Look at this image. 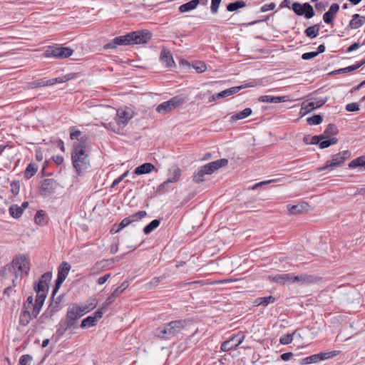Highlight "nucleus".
Here are the masks:
<instances>
[{"label": "nucleus", "instance_id": "obj_1", "mask_svg": "<svg viewBox=\"0 0 365 365\" xmlns=\"http://www.w3.org/2000/svg\"><path fill=\"white\" fill-rule=\"evenodd\" d=\"M86 138L82 137L81 141L73 145L71 160L73 168L78 175H81L90 166L88 154L85 150Z\"/></svg>", "mask_w": 365, "mask_h": 365}, {"label": "nucleus", "instance_id": "obj_2", "mask_svg": "<svg viewBox=\"0 0 365 365\" xmlns=\"http://www.w3.org/2000/svg\"><path fill=\"white\" fill-rule=\"evenodd\" d=\"M96 307V303L94 299H91L88 304L80 306L77 304H73L69 307L66 314L65 330L76 327L77 321L85 314L93 310Z\"/></svg>", "mask_w": 365, "mask_h": 365}, {"label": "nucleus", "instance_id": "obj_3", "mask_svg": "<svg viewBox=\"0 0 365 365\" xmlns=\"http://www.w3.org/2000/svg\"><path fill=\"white\" fill-rule=\"evenodd\" d=\"M187 320H176L168 323L164 327H159L155 335L161 339H169L182 333L187 324Z\"/></svg>", "mask_w": 365, "mask_h": 365}, {"label": "nucleus", "instance_id": "obj_4", "mask_svg": "<svg viewBox=\"0 0 365 365\" xmlns=\"http://www.w3.org/2000/svg\"><path fill=\"white\" fill-rule=\"evenodd\" d=\"M350 157L351 152L348 150L334 154L331 156V160L326 162L324 166L317 168V171L322 172L328 169L333 170L337 167H341Z\"/></svg>", "mask_w": 365, "mask_h": 365}, {"label": "nucleus", "instance_id": "obj_5", "mask_svg": "<svg viewBox=\"0 0 365 365\" xmlns=\"http://www.w3.org/2000/svg\"><path fill=\"white\" fill-rule=\"evenodd\" d=\"M73 50L69 47H50L43 53L46 58H66L71 56Z\"/></svg>", "mask_w": 365, "mask_h": 365}, {"label": "nucleus", "instance_id": "obj_6", "mask_svg": "<svg viewBox=\"0 0 365 365\" xmlns=\"http://www.w3.org/2000/svg\"><path fill=\"white\" fill-rule=\"evenodd\" d=\"M182 103V98L179 96H175L169 101L159 104L156 108V111L160 114L165 115L178 108Z\"/></svg>", "mask_w": 365, "mask_h": 365}, {"label": "nucleus", "instance_id": "obj_7", "mask_svg": "<svg viewBox=\"0 0 365 365\" xmlns=\"http://www.w3.org/2000/svg\"><path fill=\"white\" fill-rule=\"evenodd\" d=\"M71 265L66 262H63L58 268V277L56 281L55 287L53 290L52 293V297L56 294V293L58 292V289L60 288L62 283L65 281L66 278L67 277L68 272L71 269Z\"/></svg>", "mask_w": 365, "mask_h": 365}, {"label": "nucleus", "instance_id": "obj_8", "mask_svg": "<svg viewBox=\"0 0 365 365\" xmlns=\"http://www.w3.org/2000/svg\"><path fill=\"white\" fill-rule=\"evenodd\" d=\"M292 9L297 15L304 16L307 19H311L315 15L312 6L309 3L302 4L294 2L292 5Z\"/></svg>", "mask_w": 365, "mask_h": 365}, {"label": "nucleus", "instance_id": "obj_9", "mask_svg": "<svg viewBox=\"0 0 365 365\" xmlns=\"http://www.w3.org/2000/svg\"><path fill=\"white\" fill-rule=\"evenodd\" d=\"M131 45L146 43L152 37V34L146 30H138L129 33Z\"/></svg>", "mask_w": 365, "mask_h": 365}, {"label": "nucleus", "instance_id": "obj_10", "mask_svg": "<svg viewBox=\"0 0 365 365\" xmlns=\"http://www.w3.org/2000/svg\"><path fill=\"white\" fill-rule=\"evenodd\" d=\"M334 356H336V351L316 354L302 359L300 364L304 365L311 364L330 359Z\"/></svg>", "mask_w": 365, "mask_h": 365}, {"label": "nucleus", "instance_id": "obj_11", "mask_svg": "<svg viewBox=\"0 0 365 365\" xmlns=\"http://www.w3.org/2000/svg\"><path fill=\"white\" fill-rule=\"evenodd\" d=\"M12 267L14 269L20 271L25 275L28 274L30 269L29 261L25 255H21L12 261Z\"/></svg>", "mask_w": 365, "mask_h": 365}, {"label": "nucleus", "instance_id": "obj_12", "mask_svg": "<svg viewBox=\"0 0 365 365\" xmlns=\"http://www.w3.org/2000/svg\"><path fill=\"white\" fill-rule=\"evenodd\" d=\"M245 338L244 335H235L230 339L225 341L221 345V350L222 351H228L232 349H235L242 344Z\"/></svg>", "mask_w": 365, "mask_h": 365}, {"label": "nucleus", "instance_id": "obj_13", "mask_svg": "<svg viewBox=\"0 0 365 365\" xmlns=\"http://www.w3.org/2000/svg\"><path fill=\"white\" fill-rule=\"evenodd\" d=\"M319 278L317 276L309 274H301L294 276L291 274L290 284L298 283L300 285L310 284L317 282Z\"/></svg>", "mask_w": 365, "mask_h": 365}, {"label": "nucleus", "instance_id": "obj_14", "mask_svg": "<svg viewBox=\"0 0 365 365\" xmlns=\"http://www.w3.org/2000/svg\"><path fill=\"white\" fill-rule=\"evenodd\" d=\"M131 45L129 33L114 38L110 42L103 46L104 49L115 48L118 46Z\"/></svg>", "mask_w": 365, "mask_h": 365}, {"label": "nucleus", "instance_id": "obj_15", "mask_svg": "<svg viewBox=\"0 0 365 365\" xmlns=\"http://www.w3.org/2000/svg\"><path fill=\"white\" fill-rule=\"evenodd\" d=\"M327 102V98H314L311 101L304 102L302 105L301 112L307 113L317 108L322 106Z\"/></svg>", "mask_w": 365, "mask_h": 365}, {"label": "nucleus", "instance_id": "obj_16", "mask_svg": "<svg viewBox=\"0 0 365 365\" xmlns=\"http://www.w3.org/2000/svg\"><path fill=\"white\" fill-rule=\"evenodd\" d=\"M227 163H228V160L225 158H222L220 160H217L209 163L202 166L201 168L204 171L206 172L207 175H211L212 173H213L215 170H218L219 168L227 165Z\"/></svg>", "mask_w": 365, "mask_h": 365}, {"label": "nucleus", "instance_id": "obj_17", "mask_svg": "<svg viewBox=\"0 0 365 365\" xmlns=\"http://www.w3.org/2000/svg\"><path fill=\"white\" fill-rule=\"evenodd\" d=\"M56 187V182L51 178H47L41 182L40 186L41 195L47 196L53 193Z\"/></svg>", "mask_w": 365, "mask_h": 365}, {"label": "nucleus", "instance_id": "obj_18", "mask_svg": "<svg viewBox=\"0 0 365 365\" xmlns=\"http://www.w3.org/2000/svg\"><path fill=\"white\" fill-rule=\"evenodd\" d=\"M52 278V273L47 272L39 279L37 284L34 287L35 291L48 292V283Z\"/></svg>", "mask_w": 365, "mask_h": 365}, {"label": "nucleus", "instance_id": "obj_19", "mask_svg": "<svg viewBox=\"0 0 365 365\" xmlns=\"http://www.w3.org/2000/svg\"><path fill=\"white\" fill-rule=\"evenodd\" d=\"M169 175L170 178L166 181L160 184V185L159 186V189L164 187L166 185L169 183L178 181L180 177L181 170L178 166L174 165L171 167V168L169 170Z\"/></svg>", "mask_w": 365, "mask_h": 365}, {"label": "nucleus", "instance_id": "obj_20", "mask_svg": "<svg viewBox=\"0 0 365 365\" xmlns=\"http://www.w3.org/2000/svg\"><path fill=\"white\" fill-rule=\"evenodd\" d=\"M131 118L132 115L126 110L119 109L116 112L115 121L118 125H126Z\"/></svg>", "mask_w": 365, "mask_h": 365}, {"label": "nucleus", "instance_id": "obj_21", "mask_svg": "<svg viewBox=\"0 0 365 365\" xmlns=\"http://www.w3.org/2000/svg\"><path fill=\"white\" fill-rule=\"evenodd\" d=\"M339 10V5L336 3H334L331 5L328 11L325 12L323 15V20L327 24H331L335 14Z\"/></svg>", "mask_w": 365, "mask_h": 365}, {"label": "nucleus", "instance_id": "obj_22", "mask_svg": "<svg viewBox=\"0 0 365 365\" xmlns=\"http://www.w3.org/2000/svg\"><path fill=\"white\" fill-rule=\"evenodd\" d=\"M160 59L161 62L167 67H172L175 65V61L173 60L171 52L165 48L160 53Z\"/></svg>", "mask_w": 365, "mask_h": 365}, {"label": "nucleus", "instance_id": "obj_23", "mask_svg": "<svg viewBox=\"0 0 365 365\" xmlns=\"http://www.w3.org/2000/svg\"><path fill=\"white\" fill-rule=\"evenodd\" d=\"M259 101L262 103H284L288 101V96H271L268 95L261 96L259 98Z\"/></svg>", "mask_w": 365, "mask_h": 365}, {"label": "nucleus", "instance_id": "obj_24", "mask_svg": "<svg viewBox=\"0 0 365 365\" xmlns=\"http://www.w3.org/2000/svg\"><path fill=\"white\" fill-rule=\"evenodd\" d=\"M309 205L307 202H303L294 205H288L287 206L289 212L292 215L302 213L308 210Z\"/></svg>", "mask_w": 365, "mask_h": 365}, {"label": "nucleus", "instance_id": "obj_25", "mask_svg": "<svg viewBox=\"0 0 365 365\" xmlns=\"http://www.w3.org/2000/svg\"><path fill=\"white\" fill-rule=\"evenodd\" d=\"M32 318H34V317L30 312V309H22V312L19 316V324L24 327L27 326Z\"/></svg>", "mask_w": 365, "mask_h": 365}, {"label": "nucleus", "instance_id": "obj_26", "mask_svg": "<svg viewBox=\"0 0 365 365\" xmlns=\"http://www.w3.org/2000/svg\"><path fill=\"white\" fill-rule=\"evenodd\" d=\"M155 169V166L150 163H144L138 167H137L134 173L136 175H143L150 173Z\"/></svg>", "mask_w": 365, "mask_h": 365}, {"label": "nucleus", "instance_id": "obj_27", "mask_svg": "<svg viewBox=\"0 0 365 365\" xmlns=\"http://www.w3.org/2000/svg\"><path fill=\"white\" fill-rule=\"evenodd\" d=\"M200 0H191L190 1L183 4L179 7V11L181 13L190 11L195 9L200 4Z\"/></svg>", "mask_w": 365, "mask_h": 365}, {"label": "nucleus", "instance_id": "obj_28", "mask_svg": "<svg viewBox=\"0 0 365 365\" xmlns=\"http://www.w3.org/2000/svg\"><path fill=\"white\" fill-rule=\"evenodd\" d=\"M121 294V290L115 289L111 294L107 298L106 302L102 305V309H106L109 305H110L115 299L119 297Z\"/></svg>", "mask_w": 365, "mask_h": 365}, {"label": "nucleus", "instance_id": "obj_29", "mask_svg": "<svg viewBox=\"0 0 365 365\" xmlns=\"http://www.w3.org/2000/svg\"><path fill=\"white\" fill-rule=\"evenodd\" d=\"M290 279L291 274H282L274 276L272 281L280 284H284L286 283H290Z\"/></svg>", "mask_w": 365, "mask_h": 365}, {"label": "nucleus", "instance_id": "obj_30", "mask_svg": "<svg viewBox=\"0 0 365 365\" xmlns=\"http://www.w3.org/2000/svg\"><path fill=\"white\" fill-rule=\"evenodd\" d=\"M252 113V110L250 108H247L242 111H240L231 116L232 121H237L238 120L244 119L248 117Z\"/></svg>", "mask_w": 365, "mask_h": 365}, {"label": "nucleus", "instance_id": "obj_31", "mask_svg": "<svg viewBox=\"0 0 365 365\" xmlns=\"http://www.w3.org/2000/svg\"><path fill=\"white\" fill-rule=\"evenodd\" d=\"M349 168H356L357 167H361L365 170V155H362L356 158V159L351 160L349 165Z\"/></svg>", "mask_w": 365, "mask_h": 365}, {"label": "nucleus", "instance_id": "obj_32", "mask_svg": "<svg viewBox=\"0 0 365 365\" xmlns=\"http://www.w3.org/2000/svg\"><path fill=\"white\" fill-rule=\"evenodd\" d=\"M364 24V21L360 19L359 14H354L352 16V19L349 23V27L352 29H356L361 27Z\"/></svg>", "mask_w": 365, "mask_h": 365}, {"label": "nucleus", "instance_id": "obj_33", "mask_svg": "<svg viewBox=\"0 0 365 365\" xmlns=\"http://www.w3.org/2000/svg\"><path fill=\"white\" fill-rule=\"evenodd\" d=\"M37 170L38 166L36 164L31 163L25 170L24 177L26 179H29L36 173Z\"/></svg>", "mask_w": 365, "mask_h": 365}, {"label": "nucleus", "instance_id": "obj_34", "mask_svg": "<svg viewBox=\"0 0 365 365\" xmlns=\"http://www.w3.org/2000/svg\"><path fill=\"white\" fill-rule=\"evenodd\" d=\"M319 26L315 24L306 29L304 33L307 37L313 38L319 34Z\"/></svg>", "mask_w": 365, "mask_h": 365}, {"label": "nucleus", "instance_id": "obj_35", "mask_svg": "<svg viewBox=\"0 0 365 365\" xmlns=\"http://www.w3.org/2000/svg\"><path fill=\"white\" fill-rule=\"evenodd\" d=\"M35 222L39 225H44L46 224V215L44 211L39 210L36 212L34 217Z\"/></svg>", "mask_w": 365, "mask_h": 365}, {"label": "nucleus", "instance_id": "obj_36", "mask_svg": "<svg viewBox=\"0 0 365 365\" xmlns=\"http://www.w3.org/2000/svg\"><path fill=\"white\" fill-rule=\"evenodd\" d=\"M246 6V3L242 1H236L235 2L230 3L227 6V10L229 11H235L239 9L244 8Z\"/></svg>", "mask_w": 365, "mask_h": 365}, {"label": "nucleus", "instance_id": "obj_37", "mask_svg": "<svg viewBox=\"0 0 365 365\" xmlns=\"http://www.w3.org/2000/svg\"><path fill=\"white\" fill-rule=\"evenodd\" d=\"M275 302V298L272 296L264 297L257 298L255 300L257 305L267 306L269 304H272Z\"/></svg>", "mask_w": 365, "mask_h": 365}, {"label": "nucleus", "instance_id": "obj_38", "mask_svg": "<svg viewBox=\"0 0 365 365\" xmlns=\"http://www.w3.org/2000/svg\"><path fill=\"white\" fill-rule=\"evenodd\" d=\"M9 214L14 218H19L23 214V208L21 207H20V206L16 205H11L9 207Z\"/></svg>", "mask_w": 365, "mask_h": 365}, {"label": "nucleus", "instance_id": "obj_39", "mask_svg": "<svg viewBox=\"0 0 365 365\" xmlns=\"http://www.w3.org/2000/svg\"><path fill=\"white\" fill-rule=\"evenodd\" d=\"M97 322L96 321L95 317H92V316H89L85 319H83L81 324V328H87L94 327L96 324Z\"/></svg>", "mask_w": 365, "mask_h": 365}, {"label": "nucleus", "instance_id": "obj_40", "mask_svg": "<svg viewBox=\"0 0 365 365\" xmlns=\"http://www.w3.org/2000/svg\"><path fill=\"white\" fill-rule=\"evenodd\" d=\"M160 225V220H153L151 221L148 225H146L144 229L143 232L145 235L150 234L151 232H153V230L157 228Z\"/></svg>", "mask_w": 365, "mask_h": 365}, {"label": "nucleus", "instance_id": "obj_41", "mask_svg": "<svg viewBox=\"0 0 365 365\" xmlns=\"http://www.w3.org/2000/svg\"><path fill=\"white\" fill-rule=\"evenodd\" d=\"M255 86V83L252 82L250 83H245V84L241 85L240 86H235V87L230 88H228V91L230 92V96H232L235 93H237L241 89L246 88L248 87H254Z\"/></svg>", "mask_w": 365, "mask_h": 365}, {"label": "nucleus", "instance_id": "obj_42", "mask_svg": "<svg viewBox=\"0 0 365 365\" xmlns=\"http://www.w3.org/2000/svg\"><path fill=\"white\" fill-rule=\"evenodd\" d=\"M207 175L206 172L204 171L201 168L197 170V173H194L192 176V180L196 183H200L204 181V176Z\"/></svg>", "mask_w": 365, "mask_h": 365}, {"label": "nucleus", "instance_id": "obj_43", "mask_svg": "<svg viewBox=\"0 0 365 365\" xmlns=\"http://www.w3.org/2000/svg\"><path fill=\"white\" fill-rule=\"evenodd\" d=\"M338 133V129L336 126L334 124H329L327 128L325 129L324 134L325 138L329 135H335Z\"/></svg>", "mask_w": 365, "mask_h": 365}, {"label": "nucleus", "instance_id": "obj_44", "mask_svg": "<svg viewBox=\"0 0 365 365\" xmlns=\"http://www.w3.org/2000/svg\"><path fill=\"white\" fill-rule=\"evenodd\" d=\"M106 262V260L104 261H101V262H98L97 263H96L91 268V272H90V274H99L102 270H103V268L104 267V265L103 264V263H104Z\"/></svg>", "mask_w": 365, "mask_h": 365}, {"label": "nucleus", "instance_id": "obj_45", "mask_svg": "<svg viewBox=\"0 0 365 365\" xmlns=\"http://www.w3.org/2000/svg\"><path fill=\"white\" fill-rule=\"evenodd\" d=\"M165 278V275H162L160 277H153L147 284L146 287L148 289H152L154 287H156L159 284L161 280Z\"/></svg>", "mask_w": 365, "mask_h": 365}, {"label": "nucleus", "instance_id": "obj_46", "mask_svg": "<svg viewBox=\"0 0 365 365\" xmlns=\"http://www.w3.org/2000/svg\"><path fill=\"white\" fill-rule=\"evenodd\" d=\"M146 215H147V212L145 211H144V210H142V211H138L136 213L129 216L128 218L130 220V223H132L133 222H135V221H138L139 220H141L142 218H143Z\"/></svg>", "mask_w": 365, "mask_h": 365}, {"label": "nucleus", "instance_id": "obj_47", "mask_svg": "<svg viewBox=\"0 0 365 365\" xmlns=\"http://www.w3.org/2000/svg\"><path fill=\"white\" fill-rule=\"evenodd\" d=\"M309 125H319L322 122V117L320 115H314L307 120Z\"/></svg>", "mask_w": 365, "mask_h": 365}, {"label": "nucleus", "instance_id": "obj_48", "mask_svg": "<svg viewBox=\"0 0 365 365\" xmlns=\"http://www.w3.org/2000/svg\"><path fill=\"white\" fill-rule=\"evenodd\" d=\"M130 224V220L128 217H125L120 222L118 225V229L116 230H114L113 228L111 230V232L113 233H117L120 232L123 228L127 227Z\"/></svg>", "mask_w": 365, "mask_h": 365}, {"label": "nucleus", "instance_id": "obj_49", "mask_svg": "<svg viewBox=\"0 0 365 365\" xmlns=\"http://www.w3.org/2000/svg\"><path fill=\"white\" fill-rule=\"evenodd\" d=\"M293 334H288L279 339V343L283 345H287L292 343L293 340Z\"/></svg>", "mask_w": 365, "mask_h": 365}, {"label": "nucleus", "instance_id": "obj_50", "mask_svg": "<svg viewBox=\"0 0 365 365\" xmlns=\"http://www.w3.org/2000/svg\"><path fill=\"white\" fill-rule=\"evenodd\" d=\"M50 86L48 84V80H46L44 78L39 79L38 81H36L32 83V88H37V87H42V86Z\"/></svg>", "mask_w": 365, "mask_h": 365}, {"label": "nucleus", "instance_id": "obj_51", "mask_svg": "<svg viewBox=\"0 0 365 365\" xmlns=\"http://www.w3.org/2000/svg\"><path fill=\"white\" fill-rule=\"evenodd\" d=\"M194 68L196 70V71L199 73H203L207 69L206 64L204 62H198L196 63L193 66Z\"/></svg>", "mask_w": 365, "mask_h": 365}, {"label": "nucleus", "instance_id": "obj_52", "mask_svg": "<svg viewBox=\"0 0 365 365\" xmlns=\"http://www.w3.org/2000/svg\"><path fill=\"white\" fill-rule=\"evenodd\" d=\"M220 3L221 0H211L210 9L212 14L217 13Z\"/></svg>", "mask_w": 365, "mask_h": 365}, {"label": "nucleus", "instance_id": "obj_53", "mask_svg": "<svg viewBox=\"0 0 365 365\" xmlns=\"http://www.w3.org/2000/svg\"><path fill=\"white\" fill-rule=\"evenodd\" d=\"M68 79L69 78H67L66 76L48 79V84H50V86H53L56 83H63V82L68 81Z\"/></svg>", "mask_w": 365, "mask_h": 365}, {"label": "nucleus", "instance_id": "obj_54", "mask_svg": "<svg viewBox=\"0 0 365 365\" xmlns=\"http://www.w3.org/2000/svg\"><path fill=\"white\" fill-rule=\"evenodd\" d=\"M32 360V357L29 354H25L21 356L19 364L21 365H29V362Z\"/></svg>", "mask_w": 365, "mask_h": 365}, {"label": "nucleus", "instance_id": "obj_55", "mask_svg": "<svg viewBox=\"0 0 365 365\" xmlns=\"http://www.w3.org/2000/svg\"><path fill=\"white\" fill-rule=\"evenodd\" d=\"M325 138L324 135H314L311 138L310 144L312 145H316L319 144L321 140H324Z\"/></svg>", "mask_w": 365, "mask_h": 365}, {"label": "nucleus", "instance_id": "obj_56", "mask_svg": "<svg viewBox=\"0 0 365 365\" xmlns=\"http://www.w3.org/2000/svg\"><path fill=\"white\" fill-rule=\"evenodd\" d=\"M346 110L349 112L357 111L359 110V106L356 103H351L346 106Z\"/></svg>", "mask_w": 365, "mask_h": 365}, {"label": "nucleus", "instance_id": "obj_57", "mask_svg": "<svg viewBox=\"0 0 365 365\" xmlns=\"http://www.w3.org/2000/svg\"><path fill=\"white\" fill-rule=\"evenodd\" d=\"M34 299H33V297L32 296H29L27 299H26V301L23 304V309H31V307H32V305L34 304Z\"/></svg>", "mask_w": 365, "mask_h": 365}, {"label": "nucleus", "instance_id": "obj_58", "mask_svg": "<svg viewBox=\"0 0 365 365\" xmlns=\"http://www.w3.org/2000/svg\"><path fill=\"white\" fill-rule=\"evenodd\" d=\"M318 56V53L315 51L304 53L302 56L303 60H309Z\"/></svg>", "mask_w": 365, "mask_h": 365}, {"label": "nucleus", "instance_id": "obj_59", "mask_svg": "<svg viewBox=\"0 0 365 365\" xmlns=\"http://www.w3.org/2000/svg\"><path fill=\"white\" fill-rule=\"evenodd\" d=\"M364 64H365V60L362 61L360 63H356L355 65H352V66L346 67L345 70H346L348 72L353 71H355V70L358 69L359 68H360Z\"/></svg>", "mask_w": 365, "mask_h": 365}, {"label": "nucleus", "instance_id": "obj_60", "mask_svg": "<svg viewBox=\"0 0 365 365\" xmlns=\"http://www.w3.org/2000/svg\"><path fill=\"white\" fill-rule=\"evenodd\" d=\"M275 6H276V4L273 2H272L270 4H264V6H262L260 9V11H261V12H266L269 10H273L275 8Z\"/></svg>", "mask_w": 365, "mask_h": 365}, {"label": "nucleus", "instance_id": "obj_61", "mask_svg": "<svg viewBox=\"0 0 365 365\" xmlns=\"http://www.w3.org/2000/svg\"><path fill=\"white\" fill-rule=\"evenodd\" d=\"M41 307H37L36 305L33 304L32 307H31L30 312L31 313L32 316L34 318H36L38 315V314L41 311Z\"/></svg>", "mask_w": 365, "mask_h": 365}, {"label": "nucleus", "instance_id": "obj_62", "mask_svg": "<svg viewBox=\"0 0 365 365\" xmlns=\"http://www.w3.org/2000/svg\"><path fill=\"white\" fill-rule=\"evenodd\" d=\"M110 277V274H105L98 279V284L102 285L106 282V281Z\"/></svg>", "mask_w": 365, "mask_h": 365}, {"label": "nucleus", "instance_id": "obj_63", "mask_svg": "<svg viewBox=\"0 0 365 365\" xmlns=\"http://www.w3.org/2000/svg\"><path fill=\"white\" fill-rule=\"evenodd\" d=\"M81 132L78 130L72 129L70 133V138L72 140L77 139L81 135Z\"/></svg>", "mask_w": 365, "mask_h": 365}, {"label": "nucleus", "instance_id": "obj_64", "mask_svg": "<svg viewBox=\"0 0 365 365\" xmlns=\"http://www.w3.org/2000/svg\"><path fill=\"white\" fill-rule=\"evenodd\" d=\"M327 6V3L317 2L315 4V8L319 11H322Z\"/></svg>", "mask_w": 365, "mask_h": 365}]
</instances>
